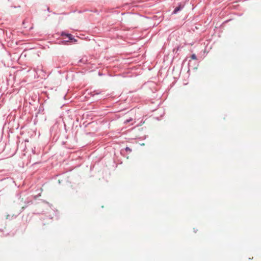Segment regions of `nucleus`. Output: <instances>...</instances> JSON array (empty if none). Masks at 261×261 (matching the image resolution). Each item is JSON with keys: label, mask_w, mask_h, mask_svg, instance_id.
<instances>
[{"label": "nucleus", "mask_w": 261, "mask_h": 261, "mask_svg": "<svg viewBox=\"0 0 261 261\" xmlns=\"http://www.w3.org/2000/svg\"><path fill=\"white\" fill-rule=\"evenodd\" d=\"M132 120V119H128V120H126L125 121V123H128L129 122H130V121Z\"/></svg>", "instance_id": "4"}, {"label": "nucleus", "mask_w": 261, "mask_h": 261, "mask_svg": "<svg viewBox=\"0 0 261 261\" xmlns=\"http://www.w3.org/2000/svg\"><path fill=\"white\" fill-rule=\"evenodd\" d=\"M191 58L192 60H196L197 59L196 56L195 54L192 55Z\"/></svg>", "instance_id": "2"}, {"label": "nucleus", "mask_w": 261, "mask_h": 261, "mask_svg": "<svg viewBox=\"0 0 261 261\" xmlns=\"http://www.w3.org/2000/svg\"><path fill=\"white\" fill-rule=\"evenodd\" d=\"M125 149H126V151H127V150L130 151L131 150V149L129 148H128V147H126Z\"/></svg>", "instance_id": "5"}, {"label": "nucleus", "mask_w": 261, "mask_h": 261, "mask_svg": "<svg viewBox=\"0 0 261 261\" xmlns=\"http://www.w3.org/2000/svg\"><path fill=\"white\" fill-rule=\"evenodd\" d=\"M67 36L70 40H72V36L71 34H68Z\"/></svg>", "instance_id": "3"}, {"label": "nucleus", "mask_w": 261, "mask_h": 261, "mask_svg": "<svg viewBox=\"0 0 261 261\" xmlns=\"http://www.w3.org/2000/svg\"><path fill=\"white\" fill-rule=\"evenodd\" d=\"M182 7H183V6H181V5L180 4L178 7H177L176 8H175V9L173 11V13H174V14L176 13L178 11L180 10Z\"/></svg>", "instance_id": "1"}]
</instances>
